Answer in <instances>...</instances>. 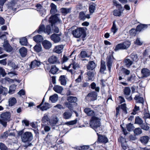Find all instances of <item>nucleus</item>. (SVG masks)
Instances as JSON below:
<instances>
[{
	"mask_svg": "<svg viewBox=\"0 0 150 150\" xmlns=\"http://www.w3.org/2000/svg\"><path fill=\"white\" fill-rule=\"evenodd\" d=\"M84 111L85 113L87 114L88 116L94 117V115H96L95 112L92 110L90 108H85Z\"/></svg>",
	"mask_w": 150,
	"mask_h": 150,
	"instance_id": "obj_19",
	"label": "nucleus"
},
{
	"mask_svg": "<svg viewBox=\"0 0 150 150\" xmlns=\"http://www.w3.org/2000/svg\"><path fill=\"white\" fill-rule=\"evenodd\" d=\"M39 11L40 15L44 17L46 14V10L43 8H41L40 9L38 10Z\"/></svg>",
	"mask_w": 150,
	"mask_h": 150,
	"instance_id": "obj_50",
	"label": "nucleus"
},
{
	"mask_svg": "<svg viewBox=\"0 0 150 150\" xmlns=\"http://www.w3.org/2000/svg\"><path fill=\"white\" fill-rule=\"evenodd\" d=\"M119 11L117 10H115L113 12V15L115 16H120L121 15L122 12L120 11V8H118Z\"/></svg>",
	"mask_w": 150,
	"mask_h": 150,
	"instance_id": "obj_47",
	"label": "nucleus"
},
{
	"mask_svg": "<svg viewBox=\"0 0 150 150\" xmlns=\"http://www.w3.org/2000/svg\"><path fill=\"white\" fill-rule=\"evenodd\" d=\"M125 65L128 68H129L132 64L133 62L129 59H126L124 61Z\"/></svg>",
	"mask_w": 150,
	"mask_h": 150,
	"instance_id": "obj_28",
	"label": "nucleus"
},
{
	"mask_svg": "<svg viewBox=\"0 0 150 150\" xmlns=\"http://www.w3.org/2000/svg\"><path fill=\"white\" fill-rule=\"evenodd\" d=\"M141 74L142 78H146L150 75V71L147 68H143L141 71Z\"/></svg>",
	"mask_w": 150,
	"mask_h": 150,
	"instance_id": "obj_12",
	"label": "nucleus"
},
{
	"mask_svg": "<svg viewBox=\"0 0 150 150\" xmlns=\"http://www.w3.org/2000/svg\"><path fill=\"white\" fill-rule=\"evenodd\" d=\"M51 9L50 12L51 13L54 14L57 11L56 6L54 4L52 3L51 4Z\"/></svg>",
	"mask_w": 150,
	"mask_h": 150,
	"instance_id": "obj_35",
	"label": "nucleus"
},
{
	"mask_svg": "<svg viewBox=\"0 0 150 150\" xmlns=\"http://www.w3.org/2000/svg\"><path fill=\"white\" fill-rule=\"evenodd\" d=\"M97 95L95 92H92L89 93L87 95V97H89L92 101H94L97 99Z\"/></svg>",
	"mask_w": 150,
	"mask_h": 150,
	"instance_id": "obj_20",
	"label": "nucleus"
},
{
	"mask_svg": "<svg viewBox=\"0 0 150 150\" xmlns=\"http://www.w3.org/2000/svg\"><path fill=\"white\" fill-rule=\"evenodd\" d=\"M79 18L81 20H84L86 19L85 14L83 12H81L79 13Z\"/></svg>",
	"mask_w": 150,
	"mask_h": 150,
	"instance_id": "obj_52",
	"label": "nucleus"
},
{
	"mask_svg": "<svg viewBox=\"0 0 150 150\" xmlns=\"http://www.w3.org/2000/svg\"><path fill=\"white\" fill-rule=\"evenodd\" d=\"M0 38L1 39L4 38V41L3 44V46L4 50L8 52H11L12 50V48L8 43V41L5 40L6 38V36L5 35H3L1 36Z\"/></svg>",
	"mask_w": 150,
	"mask_h": 150,
	"instance_id": "obj_7",
	"label": "nucleus"
},
{
	"mask_svg": "<svg viewBox=\"0 0 150 150\" xmlns=\"http://www.w3.org/2000/svg\"><path fill=\"white\" fill-rule=\"evenodd\" d=\"M72 33L75 38H79L86 35V31L84 28L79 27L72 31Z\"/></svg>",
	"mask_w": 150,
	"mask_h": 150,
	"instance_id": "obj_5",
	"label": "nucleus"
},
{
	"mask_svg": "<svg viewBox=\"0 0 150 150\" xmlns=\"http://www.w3.org/2000/svg\"><path fill=\"white\" fill-rule=\"evenodd\" d=\"M98 136V141L100 143H106L108 142V138L104 135L99 134L97 133Z\"/></svg>",
	"mask_w": 150,
	"mask_h": 150,
	"instance_id": "obj_13",
	"label": "nucleus"
},
{
	"mask_svg": "<svg viewBox=\"0 0 150 150\" xmlns=\"http://www.w3.org/2000/svg\"><path fill=\"white\" fill-rule=\"evenodd\" d=\"M19 52L21 55L22 57H25L27 54V50L24 47H23L20 48L19 50Z\"/></svg>",
	"mask_w": 150,
	"mask_h": 150,
	"instance_id": "obj_25",
	"label": "nucleus"
},
{
	"mask_svg": "<svg viewBox=\"0 0 150 150\" xmlns=\"http://www.w3.org/2000/svg\"><path fill=\"white\" fill-rule=\"evenodd\" d=\"M100 120L96 116L93 117L90 122V127L94 129L100 127Z\"/></svg>",
	"mask_w": 150,
	"mask_h": 150,
	"instance_id": "obj_6",
	"label": "nucleus"
},
{
	"mask_svg": "<svg viewBox=\"0 0 150 150\" xmlns=\"http://www.w3.org/2000/svg\"><path fill=\"white\" fill-rule=\"evenodd\" d=\"M61 10L62 13L64 14H66L70 12L71 11V8H62L61 9Z\"/></svg>",
	"mask_w": 150,
	"mask_h": 150,
	"instance_id": "obj_45",
	"label": "nucleus"
},
{
	"mask_svg": "<svg viewBox=\"0 0 150 150\" xmlns=\"http://www.w3.org/2000/svg\"><path fill=\"white\" fill-rule=\"evenodd\" d=\"M11 114L9 112H6L0 115V124L4 127H6L7 122L10 120Z\"/></svg>",
	"mask_w": 150,
	"mask_h": 150,
	"instance_id": "obj_2",
	"label": "nucleus"
},
{
	"mask_svg": "<svg viewBox=\"0 0 150 150\" xmlns=\"http://www.w3.org/2000/svg\"><path fill=\"white\" fill-rule=\"evenodd\" d=\"M143 122V120L139 117H136L135 121V123L140 125Z\"/></svg>",
	"mask_w": 150,
	"mask_h": 150,
	"instance_id": "obj_44",
	"label": "nucleus"
},
{
	"mask_svg": "<svg viewBox=\"0 0 150 150\" xmlns=\"http://www.w3.org/2000/svg\"><path fill=\"white\" fill-rule=\"evenodd\" d=\"M45 29V26L43 25H41L39 27V29L38 30V33H40L41 32L44 31Z\"/></svg>",
	"mask_w": 150,
	"mask_h": 150,
	"instance_id": "obj_62",
	"label": "nucleus"
},
{
	"mask_svg": "<svg viewBox=\"0 0 150 150\" xmlns=\"http://www.w3.org/2000/svg\"><path fill=\"white\" fill-rule=\"evenodd\" d=\"M44 99L42 101L41 103L39 105L37 106L38 108H40L41 110L42 111L45 110H46L47 109L49 108L50 107V104L47 103H45L42 105V103L43 102Z\"/></svg>",
	"mask_w": 150,
	"mask_h": 150,
	"instance_id": "obj_16",
	"label": "nucleus"
},
{
	"mask_svg": "<svg viewBox=\"0 0 150 150\" xmlns=\"http://www.w3.org/2000/svg\"><path fill=\"white\" fill-rule=\"evenodd\" d=\"M80 55L81 57L84 58L86 57H89L90 55L87 54L86 51H81L80 53Z\"/></svg>",
	"mask_w": 150,
	"mask_h": 150,
	"instance_id": "obj_54",
	"label": "nucleus"
},
{
	"mask_svg": "<svg viewBox=\"0 0 150 150\" xmlns=\"http://www.w3.org/2000/svg\"><path fill=\"white\" fill-rule=\"evenodd\" d=\"M96 5L94 3H92L90 5L89 10L91 14H92L94 12L96 8Z\"/></svg>",
	"mask_w": 150,
	"mask_h": 150,
	"instance_id": "obj_33",
	"label": "nucleus"
},
{
	"mask_svg": "<svg viewBox=\"0 0 150 150\" xmlns=\"http://www.w3.org/2000/svg\"><path fill=\"white\" fill-rule=\"evenodd\" d=\"M148 27L147 25L145 24H140L138 25L136 28V30L134 29H132L130 30V33L131 35L135 36L136 33V31H140L144 28H146Z\"/></svg>",
	"mask_w": 150,
	"mask_h": 150,
	"instance_id": "obj_9",
	"label": "nucleus"
},
{
	"mask_svg": "<svg viewBox=\"0 0 150 150\" xmlns=\"http://www.w3.org/2000/svg\"><path fill=\"white\" fill-rule=\"evenodd\" d=\"M135 44L139 45H141L143 43V42L142 41H141L140 39L139 38H137L136 41L134 42Z\"/></svg>",
	"mask_w": 150,
	"mask_h": 150,
	"instance_id": "obj_63",
	"label": "nucleus"
},
{
	"mask_svg": "<svg viewBox=\"0 0 150 150\" xmlns=\"http://www.w3.org/2000/svg\"><path fill=\"white\" fill-rule=\"evenodd\" d=\"M117 30V28L115 24V21H114L113 23L112 26L111 28V31L113 33V35L116 32Z\"/></svg>",
	"mask_w": 150,
	"mask_h": 150,
	"instance_id": "obj_43",
	"label": "nucleus"
},
{
	"mask_svg": "<svg viewBox=\"0 0 150 150\" xmlns=\"http://www.w3.org/2000/svg\"><path fill=\"white\" fill-rule=\"evenodd\" d=\"M51 31V26L50 25H48L46 26V28H45L44 32L49 35Z\"/></svg>",
	"mask_w": 150,
	"mask_h": 150,
	"instance_id": "obj_48",
	"label": "nucleus"
},
{
	"mask_svg": "<svg viewBox=\"0 0 150 150\" xmlns=\"http://www.w3.org/2000/svg\"><path fill=\"white\" fill-rule=\"evenodd\" d=\"M40 64V61L36 60H35L31 62L30 68L31 69H33L36 67H38Z\"/></svg>",
	"mask_w": 150,
	"mask_h": 150,
	"instance_id": "obj_23",
	"label": "nucleus"
},
{
	"mask_svg": "<svg viewBox=\"0 0 150 150\" xmlns=\"http://www.w3.org/2000/svg\"><path fill=\"white\" fill-rule=\"evenodd\" d=\"M58 99V95L54 94L51 96L49 98V100L52 103H55L57 101Z\"/></svg>",
	"mask_w": 150,
	"mask_h": 150,
	"instance_id": "obj_22",
	"label": "nucleus"
},
{
	"mask_svg": "<svg viewBox=\"0 0 150 150\" xmlns=\"http://www.w3.org/2000/svg\"><path fill=\"white\" fill-rule=\"evenodd\" d=\"M48 62L50 64H59L60 63L58 57L54 55L50 57L48 59Z\"/></svg>",
	"mask_w": 150,
	"mask_h": 150,
	"instance_id": "obj_11",
	"label": "nucleus"
},
{
	"mask_svg": "<svg viewBox=\"0 0 150 150\" xmlns=\"http://www.w3.org/2000/svg\"><path fill=\"white\" fill-rule=\"evenodd\" d=\"M0 149L1 150H7V147L3 143H0Z\"/></svg>",
	"mask_w": 150,
	"mask_h": 150,
	"instance_id": "obj_64",
	"label": "nucleus"
},
{
	"mask_svg": "<svg viewBox=\"0 0 150 150\" xmlns=\"http://www.w3.org/2000/svg\"><path fill=\"white\" fill-rule=\"evenodd\" d=\"M67 78L64 75L61 76L59 77V80L61 85L64 86L66 84Z\"/></svg>",
	"mask_w": 150,
	"mask_h": 150,
	"instance_id": "obj_26",
	"label": "nucleus"
},
{
	"mask_svg": "<svg viewBox=\"0 0 150 150\" xmlns=\"http://www.w3.org/2000/svg\"><path fill=\"white\" fill-rule=\"evenodd\" d=\"M42 45L46 49H50L52 46L51 43L50 41L45 40L43 41L42 43Z\"/></svg>",
	"mask_w": 150,
	"mask_h": 150,
	"instance_id": "obj_17",
	"label": "nucleus"
},
{
	"mask_svg": "<svg viewBox=\"0 0 150 150\" xmlns=\"http://www.w3.org/2000/svg\"><path fill=\"white\" fill-rule=\"evenodd\" d=\"M9 65L14 69H17L18 67V65L13 62H11L9 63Z\"/></svg>",
	"mask_w": 150,
	"mask_h": 150,
	"instance_id": "obj_59",
	"label": "nucleus"
},
{
	"mask_svg": "<svg viewBox=\"0 0 150 150\" xmlns=\"http://www.w3.org/2000/svg\"><path fill=\"white\" fill-rule=\"evenodd\" d=\"M63 89V88L62 86L58 85H55L53 88L54 91L58 93H61Z\"/></svg>",
	"mask_w": 150,
	"mask_h": 150,
	"instance_id": "obj_31",
	"label": "nucleus"
},
{
	"mask_svg": "<svg viewBox=\"0 0 150 150\" xmlns=\"http://www.w3.org/2000/svg\"><path fill=\"white\" fill-rule=\"evenodd\" d=\"M134 100H136L137 103H139L143 105L144 103V99L142 97L136 95L134 98Z\"/></svg>",
	"mask_w": 150,
	"mask_h": 150,
	"instance_id": "obj_24",
	"label": "nucleus"
},
{
	"mask_svg": "<svg viewBox=\"0 0 150 150\" xmlns=\"http://www.w3.org/2000/svg\"><path fill=\"white\" fill-rule=\"evenodd\" d=\"M87 75L88 76V79L91 80L94 76V74L92 71H89L87 73Z\"/></svg>",
	"mask_w": 150,
	"mask_h": 150,
	"instance_id": "obj_57",
	"label": "nucleus"
},
{
	"mask_svg": "<svg viewBox=\"0 0 150 150\" xmlns=\"http://www.w3.org/2000/svg\"><path fill=\"white\" fill-rule=\"evenodd\" d=\"M71 115L72 113L69 111H67L63 114L64 118L66 119H68L70 118Z\"/></svg>",
	"mask_w": 150,
	"mask_h": 150,
	"instance_id": "obj_29",
	"label": "nucleus"
},
{
	"mask_svg": "<svg viewBox=\"0 0 150 150\" xmlns=\"http://www.w3.org/2000/svg\"><path fill=\"white\" fill-rule=\"evenodd\" d=\"M59 70V69L57 68L55 65H52L50 71L53 74H55Z\"/></svg>",
	"mask_w": 150,
	"mask_h": 150,
	"instance_id": "obj_36",
	"label": "nucleus"
},
{
	"mask_svg": "<svg viewBox=\"0 0 150 150\" xmlns=\"http://www.w3.org/2000/svg\"><path fill=\"white\" fill-rule=\"evenodd\" d=\"M113 58L112 56H108L107 57V65L108 70L110 71L111 67L112 66L113 62Z\"/></svg>",
	"mask_w": 150,
	"mask_h": 150,
	"instance_id": "obj_15",
	"label": "nucleus"
},
{
	"mask_svg": "<svg viewBox=\"0 0 150 150\" xmlns=\"http://www.w3.org/2000/svg\"><path fill=\"white\" fill-rule=\"evenodd\" d=\"M131 89L129 87H125L123 90L124 94L126 99L129 101L131 100L132 98L131 96H129L131 93Z\"/></svg>",
	"mask_w": 150,
	"mask_h": 150,
	"instance_id": "obj_10",
	"label": "nucleus"
},
{
	"mask_svg": "<svg viewBox=\"0 0 150 150\" xmlns=\"http://www.w3.org/2000/svg\"><path fill=\"white\" fill-rule=\"evenodd\" d=\"M19 42L22 45H26L27 44V41L26 38L25 37H23L20 39Z\"/></svg>",
	"mask_w": 150,
	"mask_h": 150,
	"instance_id": "obj_42",
	"label": "nucleus"
},
{
	"mask_svg": "<svg viewBox=\"0 0 150 150\" xmlns=\"http://www.w3.org/2000/svg\"><path fill=\"white\" fill-rule=\"evenodd\" d=\"M121 108L122 110L123 113L124 114H126L127 113V111L126 109L127 107L126 104L124 103L121 105Z\"/></svg>",
	"mask_w": 150,
	"mask_h": 150,
	"instance_id": "obj_53",
	"label": "nucleus"
},
{
	"mask_svg": "<svg viewBox=\"0 0 150 150\" xmlns=\"http://www.w3.org/2000/svg\"><path fill=\"white\" fill-rule=\"evenodd\" d=\"M59 14H55L54 16H52L49 19V22L51 23L52 26L53 24L55 23L61 24L62 23L61 21L59 19L58 17Z\"/></svg>",
	"mask_w": 150,
	"mask_h": 150,
	"instance_id": "obj_8",
	"label": "nucleus"
},
{
	"mask_svg": "<svg viewBox=\"0 0 150 150\" xmlns=\"http://www.w3.org/2000/svg\"><path fill=\"white\" fill-rule=\"evenodd\" d=\"M136 79V76L134 74H133L131 75L130 76L127 78V81H131L134 82L135 81Z\"/></svg>",
	"mask_w": 150,
	"mask_h": 150,
	"instance_id": "obj_40",
	"label": "nucleus"
},
{
	"mask_svg": "<svg viewBox=\"0 0 150 150\" xmlns=\"http://www.w3.org/2000/svg\"><path fill=\"white\" fill-rule=\"evenodd\" d=\"M126 127L127 130L129 131H130L133 130L134 128L133 125L131 123H129L127 125Z\"/></svg>",
	"mask_w": 150,
	"mask_h": 150,
	"instance_id": "obj_56",
	"label": "nucleus"
},
{
	"mask_svg": "<svg viewBox=\"0 0 150 150\" xmlns=\"http://www.w3.org/2000/svg\"><path fill=\"white\" fill-rule=\"evenodd\" d=\"M130 57L133 61L137 62L138 59V57L137 54L133 52L130 55Z\"/></svg>",
	"mask_w": 150,
	"mask_h": 150,
	"instance_id": "obj_39",
	"label": "nucleus"
},
{
	"mask_svg": "<svg viewBox=\"0 0 150 150\" xmlns=\"http://www.w3.org/2000/svg\"><path fill=\"white\" fill-rule=\"evenodd\" d=\"M79 67V65L77 62L73 61L72 63L70 64L68 66L64 65V67H63V68L73 74L75 72L74 70L78 69Z\"/></svg>",
	"mask_w": 150,
	"mask_h": 150,
	"instance_id": "obj_3",
	"label": "nucleus"
},
{
	"mask_svg": "<svg viewBox=\"0 0 150 150\" xmlns=\"http://www.w3.org/2000/svg\"><path fill=\"white\" fill-rule=\"evenodd\" d=\"M77 98L74 96H69L67 98V100L70 103H75L77 101Z\"/></svg>",
	"mask_w": 150,
	"mask_h": 150,
	"instance_id": "obj_41",
	"label": "nucleus"
},
{
	"mask_svg": "<svg viewBox=\"0 0 150 150\" xmlns=\"http://www.w3.org/2000/svg\"><path fill=\"white\" fill-rule=\"evenodd\" d=\"M16 5L13 3H12L9 6L8 9L12 10L13 11H15L16 10Z\"/></svg>",
	"mask_w": 150,
	"mask_h": 150,
	"instance_id": "obj_46",
	"label": "nucleus"
},
{
	"mask_svg": "<svg viewBox=\"0 0 150 150\" xmlns=\"http://www.w3.org/2000/svg\"><path fill=\"white\" fill-rule=\"evenodd\" d=\"M61 35V34H53L51 36V39L55 43H57L59 42L61 40V38L60 37Z\"/></svg>",
	"mask_w": 150,
	"mask_h": 150,
	"instance_id": "obj_14",
	"label": "nucleus"
},
{
	"mask_svg": "<svg viewBox=\"0 0 150 150\" xmlns=\"http://www.w3.org/2000/svg\"><path fill=\"white\" fill-rule=\"evenodd\" d=\"M64 48L62 45H59L55 46L54 49V51L57 54H60Z\"/></svg>",
	"mask_w": 150,
	"mask_h": 150,
	"instance_id": "obj_18",
	"label": "nucleus"
},
{
	"mask_svg": "<svg viewBox=\"0 0 150 150\" xmlns=\"http://www.w3.org/2000/svg\"><path fill=\"white\" fill-rule=\"evenodd\" d=\"M16 88V86L15 85H13L9 87L8 93L11 94L15 92Z\"/></svg>",
	"mask_w": 150,
	"mask_h": 150,
	"instance_id": "obj_38",
	"label": "nucleus"
},
{
	"mask_svg": "<svg viewBox=\"0 0 150 150\" xmlns=\"http://www.w3.org/2000/svg\"><path fill=\"white\" fill-rule=\"evenodd\" d=\"M16 102V98L14 97L11 98L9 100V105L12 106Z\"/></svg>",
	"mask_w": 150,
	"mask_h": 150,
	"instance_id": "obj_37",
	"label": "nucleus"
},
{
	"mask_svg": "<svg viewBox=\"0 0 150 150\" xmlns=\"http://www.w3.org/2000/svg\"><path fill=\"white\" fill-rule=\"evenodd\" d=\"M33 40L37 42H40L43 40V38L41 35H37L34 37Z\"/></svg>",
	"mask_w": 150,
	"mask_h": 150,
	"instance_id": "obj_32",
	"label": "nucleus"
},
{
	"mask_svg": "<svg viewBox=\"0 0 150 150\" xmlns=\"http://www.w3.org/2000/svg\"><path fill=\"white\" fill-rule=\"evenodd\" d=\"M89 148V146H88L84 145L83 146H78L77 148V150H84L88 149Z\"/></svg>",
	"mask_w": 150,
	"mask_h": 150,
	"instance_id": "obj_60",
	"label": "nucleus"
},
{
	"mask_svg": "<svg viewBox=\"0 0 150 150\" xmlns=\"http://www.w3.org/2000/svg\"><path fill=\"white\" fill-rule=\"evenodd\" d=\"M149 139V137L147 136H144L141 137L140 139L141 142L143 144H147Z\"/></svg>",
	"mask_w": 150,
	"mask_h": 150,
	"instance_id": "obj_30",
	"label": "nucleus"
},
{
	"mask_svg": "<svg viewBox=\"0 0 150 150\" xmlns=\"http://www.w3.org/2000/svg\"><path fill=\"white\" fill-rule=\"evenodd\" d=\"M140 126L142 129L146 131L148 130L149 129V126L146 124L142 123Z\"/></svg>",
	"mask_w": 150,
	"mask_h": 150,
	"instance_id": "obj_51",
	"label": "nucleus"
},
{
	"mask_svg": "<svg viewBox=\"0 0 150 150\" xmlns=\"http://www.w3.org/2000/svg\"><path fill=\"white\" fill-rule=\"evenodd\" d=\"M131 45V42L128 41H126L122 43L117 45L114 49V50L117 51L120 50H126L128 49Z\"/></svg>",
	"mask_w": 150,
	"mask_h": 150,
	"instance_id": "obj_4",
	"label": "nucleus"
},
{
	"mask_svg": "<svg viewBox=\"0 0 150 150\" xmlns=\"http://www.w3.org/2000/svg\"><path fill=\"white\" fill-rule=\"evenodd\" d=\"M49 120V118L48 115L47 114H45L42 119V122L43 123H45L46 122L48 121Z\"/></svg>",
	"mask_w": 150,
	"mask_h": 150,
	"instance_id": "obj_58",
	"label": "nucleus"
},
{
	"mask_svg": "<svg viewBox=\"0 0 150 150\" xmlns=\"http://www.w3.org/2000/svg\"><path fill=\"white\" fill-rule=\"evenodd\" d=\"M139 110V107L136 105H135L133 112L131 113L132 114L135 115L137 113V111Z\"/></svg>",
	"mask_w": 150,
	"mask_h": 150,
	"instance_id": "obj_61",
	"label": "nucleus"
},
{
	"mask_svg": "<svg viewBox=\"0 0 150 150\" xmlns=\"http://www.w3.org/2000/svg\"><path fill=\"white\" fill-rule=\"evenodd\" d=\"M96 67V65L93 61H90L87 65V68L88 70H93Z\"/></svg>",
	"mask_w": 150,
	"mask_h": 150,
	"instance_id": "obj_21",
	"label": "nucleus"
},
{
	"mask_svg": "<svg viewBox=\"0 0 150 150\" xmlns=\"http://www.w3.org/2000/svg\"><path fill=\"white\" fill-rule=\"evenodd\" d=\"M35 51L37 52H39L41 51L42 50V47L40 44H37L34 47Z\"/></svg>",
	"mask_w": 150,
	"mask_h": 150,
	"instance_id": "obj_34",
	"label": "nucleus"
},
{
	"mask_svg": "<svg viewBox=\"0 0 150 150\" xmlns=\"http://www.w3.org/2000/svg\"><path fill=\"white\" fill-rule=\"evenodd\" d=\"M21 138L22 141L24 143L28 142L27 144L24 146L27 147L28 146H30L31 144L29 143L33 139V136L32 133L30 132H26L22 133L21 135Z\"/></svg>",
	"mask_w": 150,
	"mask_h": 150,
	"instance_id": "obj_1",
	"label": "nucleus"
},
{
	"mask_svg": "<svg viewBox=\"0 0 150 150\" xmlns=\"http://www.w3.org/2000/svg\"><path fill=\"white\" fill-rule=\"evenodd\" d=\"M58 120L56 117H52L50 120V123L52 126H55L57 124Z\"/></svg>",
	"mask_w": 150,
	"mask_h": 150,
	"instance_id": "obj_27",
	"label": "nucleus"
},
{
	"mask_svg": "<svg viewBox=\"0 0 150 150\" xmlns=\"http://www.w3.org/2000/svg\"><path fill=\"white\" fill-rule=\"evenodd\" d=\"M135 135H139L142 133V131L140 128H136L134 131Z\"/></svg>",
	"mask_w": 150,
	"mask_h": 150,
	"instance_id": "obj_49",
	"label": "nucleus"
},
{
	"mask_svg": "<svg viewBox=\"0 0 150 150\" xmlns=\"http://www.w3.org/2000/svg\"><path fill=\"white\" fill-rule=\"evenodd\" d=\"M8 93V90L7 88L1 87V93L3 95L6 96Z\"/></svg>",
	"mask_w": 150,
	"mask_h": 150,
	"instance_id": "obj_55",
	"label": "nucleus"
}]
</instances>
